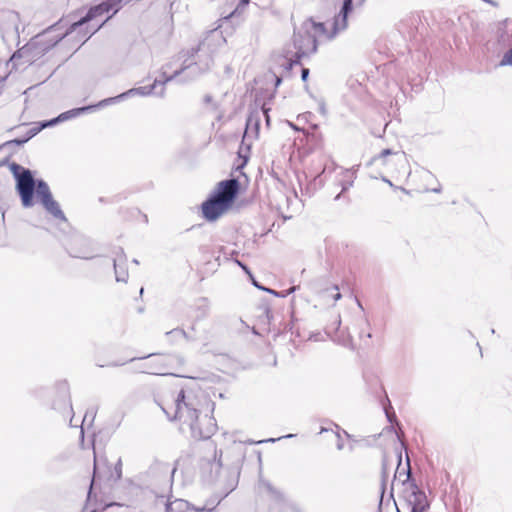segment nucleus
<instances>
[{"instance_id":"1","label":"nucleus","mask_w":512,"mask_h":512,"mask_svg":"<svg viewBox=\"0 0 512 512\" xmlns=\"http://www.w3.org/2000/svg\"><path fill=\"white\" fill-rule=\"evenodd\" d=\"M361 2H343L333 19L326 22H316L312 18L304 20L295 28L293 44L297 58L314 53L318 40H332L348 27V17L360 8Z\"/></svg>"},{"instance_id":"2","label":"nucleus","mask_w":512,"mask_h":512,"mask_svg":"<svg viewBox=\"0 0 512 512\" xmlns=\"http://www.w3.org/2000/svg\"><path fill=\"white\" fill-rule=\"evenodd\" d=\"M157 403L166 416L170 420L179 421L181 431L190 433L192 438H209L215 432V420L208 415L200 418L193 399L183 390L177 394L163 392Z\"/></svg>"},{"instance_id":"3","label":"nucleus","mask_w":512,"mask_h":512,"mask_svg":"<svg viewBox=\"0 0 512 512\" xmlns=\"http://www.w3.org/2000/svg\"><path fill=\"white\" fill-rule=\"evenodd\" d=\"M9 170L16 181V190L20 196L23 207L29 208L34 204L33 195L36 191L44 208L57 220L66 222V217L59 204L53 199L50 189L46 182L38 180L35 182L29 169L17 163H11Z\"/></svg>"},{"instance_id":"4","label":"nucleus","mask_w":512,"mask_h":512,"mask_svg":"<svg viewBox=\"0 0 512 512\" xmlns=\"http://www.w3.org/2000/svg\"><path fill=\"white\" fill-rule=\"evenodd\" d=\"M239 191V182L236 179L221 181L201 205L203 217L213 222L224 215L233 205Z\"/></svg>"},{"instance_id":"5","label":"nucleus","mask_w":512,"mask_h":512,"mask_svg":"<svg viewBox=\"0 0 512 512\" xmlns=\"http://www.w3.org/2000/svg\"><path fill=\"white\" fill-rule=\"evenodd\" d=\"M119 3L120 2H101L99 5L91 8L84 18L74 22L71 25L69 33H74L78 29H82L85 24L89 23L92 24L93 31H97L110 18V16H104V14L108 13L110 10H113V13H115L119 9L117 5Z\"/></svg>"},{"instance_id":"6","label":"nucleus","mask_w":512,"mask_h":512,"mask_svg":"<svg viewBox=\"0 0 512 512\" xmlns=\"http://www.w3.org/2000/svg\"><path fill=\"white\" fill-rule=\"evenodd\" d=\"M180 72H176L171 77H166L162 80H155L154 83L150 86H141L137 88L129 89L128 91L121 93L115 97L106 98L98 103V106H107L110 104H114L119 102L120 100L126 99L132 96H149V95H164V84L173 79V77L177 76Z\"/></svg>"},{"instance_id":"7","label":"nucleus","mask_w":512,"mask_h":512,"mask_svg":"<svg viewBox=\"0 0 512 512\" xmlns=\"http://www.w3.org/2000/svg\"><path fill=\"white\" fill-rule=\"evenodd\" d=\"M100 107L101 106H98V103H97L96 105H90V106H86V107L75 108V109L63 112L58 117H56V118H54V119H52L50 121H47L45 123H42L40 127L30 129L27 132V135H26V137L24 139H16L13 142L18 144V145H21V144L27 142L32 137H34L43 128H46V127H49V126H53V125H55V124H57L59 122H63V121H66L68 119L77 117V116H79L80 114H82V113H84L86 111H92V110H94L96 108H100Z\"/></svg>"},{"instance_id":"8","label":"nucleus","mask_w":512,"mask_h":512,"mask_svg":"<svg viewBox=\"0 0 512 512\" xmlns=\"http://www.w3.org/2000/svg\"><path fill=\"white\" fill-rule=\"evenodd\" d=\"M404 497L411 507V512H425L429 507L425 493L413 483L406 484Z\"/></svg>"},{"instance_id":"9","label":"nucleus","mask_w":512,"mask_h":512,"mask_svg":"<svg viewBox=\"0 0 512 512\" xmlns=\"http://www.w3.org/2000/svg\"><path fill=\"white\" fill-rule=\"evenodd\" d=\"M205 50L206 49H203V47H201V54L198 56V60L193 65L185 66L181 72L187 70L189 72V75L196 76L198 74H202L209 71L214 65V60L212 56L208 54L209 52Z\"/></svg>"},{"instance_id":"10","label":"nucleus","mask_w":512,"mask_h":512,"mask_svg":"<svg viewBox=\"0 0 512 512\" xmlns=\"http://www.w3.org/2000/svg\"><path fill=\"white\" fill-rule=\"evenodd\" d=\"M226 44V38L223 35V32L219 29L212 30L205 37L202 42L201 47L206 49L207 52H215L218 49L224 47Z\"/></svg>"},{"instance_id":"11","label":"nucleus","mask_w":512,"mask_h":512,"mask_svg":"<svg viewBox=\"0 0 512 512\" xmlns=\"http://www.w3.org/2000/svg\"><path fill=\"white\" fill-rule=\"evenodd\" d=\"M211 510L212 508L191 506L186 500L183 499H175L173 501H169L166 504V512H203Z\"/></svg>"},{"instance_id":"12","label":"nucleus","mask_w":512,"mask_h":512,"mask_svg":"<svg viewBox=\"0 0 512 512\" xmlns=\"http://www.w3.org/2000/svg\"><path fill=\"white\" fill-rule=\"evenodd\" d=\"M127 258L122 250H120L114 258L115 278L117 282H126L128 279V271L126 269Z\"/></svg>"},{"instance_id":"13","label":"nucleus","mask_w":512,"mask_h":512,"mask_svg":"<svg viewBox=\"0 0 512 512\" xmlns=\"http://www.w3.org/2000/svg\"><path fill=\"white\" fill-rule=\"evenodd\" d=\"M170 360L167 356H158L149 362L147 372L154 375H167L170 374L166 371V365Z\"/></svg>"},{"instance_id":"14","label":"nucleus","mask_w":512,"mask_h":512,"mask_svg":"<svg viewBox=\"0 0 512 512\" xmlns=\"http://www.w3.org/2000/svg\"><path fill=\"white\" fill-rule=\"evenodd\" d=\"M259 127L260 116L258 113H252L247 119L244 139L249 137L257 138L259 134Z\"/></svg>"},{"instance_id":"15","label":"nucleus","mask_w":512,"mask_h":512,"mask_svg":"<svg viewBox=\"0 0 512 512\" xmlns=\"http://www.w3.org/2000/svg\"><path fill=\"white\" fill-rule=\"evenodd\" d=\"M389 155L397 156V163H399L402 166H405L406 160L404 158V155L403 154L394 153L390 149H384L378 156L373 158V161L374 162L379 161V162H381L382 165H386L387 164L386 157L389 156Z\"/></svg>"},{"instance_id":"16","label":"nucleus","mask_w":512,"mask_h":512,"mask_svg":"<svg viewBox=\"0 0 512 512\" xmlns=\"http://www.w3.org/2000/svg\"><path fill=\"white\" fill-rule=\"evenodd\" d=\"M253 284H254L257 288H259V289H261V290H264V291H266V292H268V293L272 294V295H273V296H275V297H281V298H285V297H287L288 295H290V294H292L293 292H295V291H296V286H293V287L289 288L288 290H286V291H284V292H283V291L277 292V291H275V290H273V289L262 287V286L258 285L255 281H253Z\"/></svg>"},{"instance_id":"17","label":"nucleus","mask_w":512,"mask_h":512,"mask_svg":"<svg viewBox=\"0 0 512 512\" xmlns=\"http://www.w3.org/2000/svg\"><path fill=\"white\" fill-rule=\"evenodd\" d=\"M39 43H40V41H36L35 43H33V45H37ZM31 46H32V44L27 47H23L22 49L18 50L16 53H14L13 56L10 58V63L15 65L19 59L27 57L28 53L31 49Z\"/></svg>"},{"instance_id":"18","label":"nucleus","mask_w":512,"mask_h":512,"mask_svg":"<svg viewBox=\"0 0 512 512\" xmlns=\"http://www.w3.org/2000/svg\"><path fill=\"white\" fill-rule=\"evenodd\" d=\"M501 66H512V49L504 53L500 61Z\"/></svg>"},{"instance_id":"19","label":"nucleus","mask_w":512,"mask_h":512,"mask_svg":"<svg viewBox=\"0 0 512 512\" xmlns=\"http://www.w3.org/2000/svg\"><path fill=\"white\" fill-rule=\"evenodd\" d=\"M248 3L249 2H247V1L240 2L239 5L229 15L225 16L224 18L228 19L230 17H233L237 13H242L245 10Z\"/></svg>"},{"instance_id":"20","label":"nucleus","mask_w":512,"mask_h":512,"mask_svg":"<svg viewBox=\"0 0 512 512\" xmlns=\"http://www.w3.org/2000/svg\"><path fill=\"white\" fill-rule=\"evenodd\" d=\"M7 16L11 20L13 26L17 29L18 15L14 12H8Z\"/></svg>"},{"instance_id":"21","label":"nucleus","mask_w":512,"mask_h":512,"mask_svg":"<svg viewBox=\"0 0 512 512\" xmlns=\"http://www.w3.org/2000/svg\"><path fill=\"white\" fill-rule=\"evenodd\" d=\"M382 180H383L386 184H388L389 186H391V187H393V188H395V189H399V187L394 186V185H393V183H392L389 179H387V178H385V177H384V178H382ZM400 190H401V191H403V192H404V193H406V194H409V192H408L406 189H404V188H400Z\"/></svg>"},{"instance_id":"22","label":"nucleus","mask_w":512,"mask_h":512,"mask_svg":"<svg viewBox=\"0 0 512 512\" xmlns=\"http://www.w3.org/2000/svg\"><path fill=\"white\" fill-rule=\"evenodd\" d=\"M237 264L250 276L252 277V274L250 272V270L248 269V267L244 264H242L240 261H237Z\"/></svg>"},{"instance_id":"23","label":"nucleus","mask_w":512,"mask_h":512,"mask_svg":"<svg viewBox=\"0 0 512 512\" xmlns=\"http://www.w3.org/2000/svg\"><path fill=\"white\" fill-rule=\"evenodd\" d=\"M309 75V70L307 68L302 69L301 77L303 81H306Z\"/></svg>"},{"instance_id":"24","label":"nucleus","mask_w":512,"mask_h":512,"mask_svg":"<svg viewBox=\"0 0 512 512\" xmlns=\"http://www.w3.org/2000/svg\"><path fill=\"white\" fill-rule=\"evenodd\" d=\"M424 191L425 192L431 191V192H434V193H439V192H441V186L438 184L437 187H434V188H431V189H425Z\"/></svg>"},{"instance_id":"25","label":"nucleus","mask_w":512,"mask_h":512,"mask_svg":"<svg viewBox=\"0 0 512 512\" xmlns=\"http://www.w3.org/2000/svg\"><path fill=\"white\" fill-rule=\"evenodd\" d=\"M334 290L336 292L332 295V298L334 299V301H338L341 298V294L337 291L338 290L337 287H335Z\"/></svg>"},{"instance_id":"26","label":"nucleus","mask_w":512,"mask_h":512,"mask_svg":"<svg viewBox=\"0 0 512 512\" xmlns=\"http://www.w3.org/2000/svg\"><path fill=\"white\" fill-rule=\"evenodd\" d=\"M84 26H87V27L89 28V31L85 32V35H88V33H89L90 35H92V34L95 32V31H93V29H92V24H91V23H89V24H85Z\"/></svg>"},{"instance_id":"27","label":"nucleus","mask_w":512,"mask_h":512,"mask_svg":"<svg viewBox=\"0 0 512 512\" xmlns=\"http://www.w3.org/2000/svg\"><path fill=\"white\" fill-rule=\"evenodd\" d=\"M407 466H408V469H407V472H406V474H405V477H406V478H405V480H402V481H403V483H405V481H406V480H408V479H409V477H410V468H409V464H407Z\"/></svg>"},{"instance_id":"28","label":"nucleus","mask_w":512,"mask_h":512,"mask_svg":"<svg viewBox=\"0 0 512 512\" xmlns=\"http://www.w3.org/2000/svg\"><path fill=\"white\" fill-rule=\"evenodd\" d=\"M263 113H264V114H265V116H266V123H267V124H269L270 119H269V116H268V114H267V110H264V111H263Z\"/></svg>"},{"instance_id":"29","label":"nucleus","mask_w":512,"mask_h":512,"mask_svg":"<svg viewBox=\"0 0 512 512\" xmlns=\"http://www.w3.org/2000/svg\"><path fill=\"white\" fill-rule=\"evenodd\" d=\"M275 441H276V439L271 438V439H268V440L259 441L258 443H262V442H275Z\"/></svg>"},{"instance_id":"30","label":"nucleus","mask_w":512,"mask_h":512,"mask_svg":"<svg viewBox=\"0 0 512 512\" xmlns=\"http://www.w3.org/2000/svg\"><path fill=\"white\" fill-rule=\"evenodd\" d=\"M5 79H6V76H1V75H0V84H1L2 82H4V81H5Z\"/></svg>"},{"instance_id":"31","label":"nucleus","mask_w":512,"mask_h":512,"mask_svg":"<svg viewBox=\"0 0 512 512\" xmlns=\"http://www.w3.org/2000/svg\"><path fill=\"white\" fill-rule=\"evenodd\" d=\"M345 173H346L348 176H350V177H352V176H353V173H352V172H350V171H348V170H347V171H345Z\"/></svg>"},{"instance_id":"32","label":"nucleus","mask_w":512,"mask_h":512,"mask_svg":"<svg viewBox=\"0 0 512 512\" xmlns=\"http://www.w3.org/2000/svg\"><path fill=\"white\" fill-rule=\"evenodd\" d=\"M62 38V36L58 37L57 39H55V41L53 42L52 45L56 44L60 39Z\"/></svg>"},{"instance_id":"33","label":"nucleus","mask_w":512,"mask_h":512,"mask_svg":"<svg viewBox=\"0 0 512 512\" xmlns=\"http://www.w3.org/2000/svg\"><path fill=\"white\" fill-rule=\"evenodd\" d=\"M96 470H97V462L95 461V464H94V474L96 473Z\"/></svg>"},{"instance_id":"34","label":"nucleus","mask_w":512,"mask_h":512,"mask_svg":"<svg viewBox=\"0 0 512 512\" xmlns=\"http://www.w3.org/2000/svg\"><path fill=\"white\" fill-rule=\"evenodd\" d=\"M289 125H290V127H292L293 129L297 130V128L293 125V123L289 122Z\"/></svg>"},{"instance_id":"35","label":"nucleus","mask_w":512,"mask_h":512,"mask_svg":"<svg viewBox=\"0 0 512 512\" xmlns=\"http://www.w3.org/2000/svg\"><path fill=\"white\" fill-rule=\"evenodd\" d=\"M247 162V157L244 158L242 165H244Z\"/></svg>"},{"instance_id":"36","label":"nucleus","mask_w":512,"mask_h":512,"mask_svg":"<svg viewBox=\"0 0 512 512\" xmlns=\"http://www.w3.org/2000/svg\"><path fill=\"white\" fill-rule=\"evenodd\" d=\"M281 80L278 78L276 84H280Z\"/></svg>"},{"instance_id":"37","label":"nucleus","mask_w":512,"mask_h":512,"mask_svg":"<svg viewBox=\"0 0 512 512\" xmlns=\"http://www.w3.org/2000/svg\"><path fill=\"white\" fill-rule=\"evenodd\" d=\"M426 176H427L428 178H432V175H431V174H429V173H428V174H426Z\"/></svg>"},{"instance_id":"38","label":"nucleus","mask_w":512,"mask_h":512,"mask_svg":"<svg viewBox=\"0 0 512 512\" xmlns=\"http://www.w3.org/2000/svg\"><path fill=\"white\" fill-rule=\"evenodd\" d=\"M337 447H338V449H342V445L341 444H338Z\"/></svg>"},{"instance_id":"39","label":"nucleus","mask_w":512,"mask_h":512,"mask_svg":"<svg viewBox=\"0 0 512 512\" xmlns=\"http://www.w3.org/2000/svg\"><path fill=\"white\" fill-rule=\"evenodd\" d=\"M396 473H398L399 478L402 476V473H401V472L397 471Z\"/></svg>"},{"instance_id":"40","label":"nucleus","mask_w":512,"mask_h":512,"mask_svg":"<svg viewBox=\"0 0 512 512\" xmlns=\"http://www.w3.org/2000/svg\"><path fill=\"white\" fill-rule=\"evenodd\" d=\"M93 488V485L91 484L90 485V491H89V494L91 493V489Z\"/></svg>"}]
</instances>
